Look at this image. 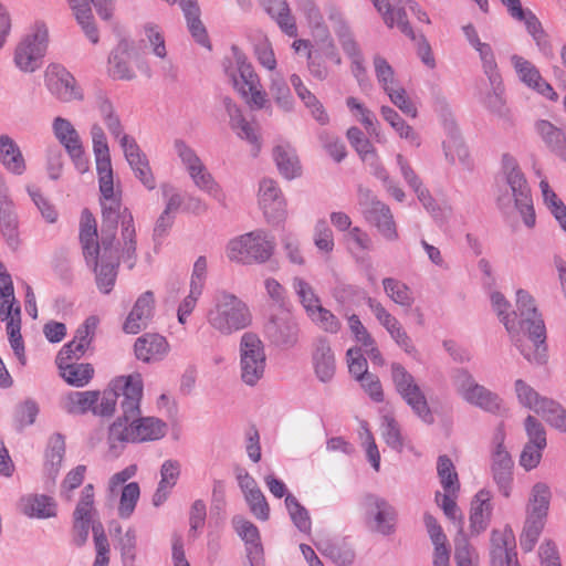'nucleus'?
<instances>
[{
	"mask_svg": "<svg viewBox=\"0 0 566 566\" xmlns=\"http://www.w3.org/2000/svg\"><path fill=\"white\" fill-rule=\"evenodd\" d=\"M140 495V489L137 482L126 484L120 494L118 515L122 518H128L133 514Z\"/></svg>",
	"mask_w": 566,
	"mask_h": 566,
	"instance_id": "5fc2aeb1",
	"label": "nucleus"
},
{
	"mask_svg": "<svg viewBox=\"0 0 566 566\" xmlns=\"http://www.w3.org/2000/svg\"><path fill=\"white\" fill-rule=\"evenodd\" d=\"M502 171L505 176L511 195L503 193L497 197L499 208L505 212L510 209L512 199L516 210L523 218L527 228L535 226L536 217L527 180L518 167L516 159L510 154L502 156Z\"/></svg>",
	"mask_w": 566,
	"mask_h": 566,
	"instance_id": "39448f33",
	"label": "nucleus"
},
{
	"mask_svg": "<svg viewBox=\"0 0 566 566\" xmlns=\"http://www.w3.org/2000/svg\"><path fill=\"white\" fill-rule=\"evenodd\" d=\"M259 203L269 223L277 224L286 218V201L276 181L264 178L260 182Z\"/></svg>",
	"mask_w": 566,
	"mask_h": 566,
	"instance_id": "6ab92c4d",
	"label": "nucleus"
},
{
	"mask_svg": "<svg viewBox=\"0 0 566 566\" xmlns=\"http://www.w3.org/2000/svg\"><path fill=\"white\" fill-rule=\"evenodd\" d=\"M513 461L506 450H494L492 453V473L500 492L509 497L512 485Z\"/></svg>",
	"mask_w": 566,
	"mask_h": 566,
	"instance_id": "7c9ffc66",
	"label": "nucleus"
},
{
	"mask_svg": "<svg viewBox=\"0 0 566 566\" xmlns=\"http://www.w3.org/2000/svg\"><path fill=\"white\" fill-rule=\"evenodd\" d=\"M391 378L397 392L412 411L428 424L433 423L434 419L427 398L416 382L415 377L399 363L391 364Z\"/></svg>",
	"mask_w": 566,
	"mask_h": 566,
	"instance_id": "9b49d317",
	"label": "nucleus"
},
{
	"mask_svg": "<svg viewBox=\"0 0 566 566\" xmlns=\"http://www.w3.org/2000/svg\"><path fill=\"white\" fill-rule=\"evenodd\" d=\"M153 53L164 59L167 54L164 38H122L108 56V73L116 80L135 77L134 67L147 71L144 57Z\"/></svg>",
	"mask_w": 566,
	"mask_h": 566,
	"instance_id": "20e7f679",
	"label": "nucleus"
},
{
	"mask_svg": "<svg viewBox=\"0 0 566 566\" xmlns=\"http://www.w3.org/2000/svg\"><path fill=\"white\" fill-rule=\"evenodd\" d=\"M181 7L191 35H205L207 30L200 20V10L193 0H177Z\"/></svg>",
	"mask_w": 566,
	"mask_h": 566,
	"instance_id": "6e6d98bb",
	"label": "nucleus"
},
{
	"mask_svg": "<svg viewBox=\"0 0 566 566\" xmlns=\"http://www.w3.org/2000/svg\"><path fill=\"white\" fill-rule=\"evenodd\" d=\"M80 240L86 261L97 262L102 244H98L96 221L88 209H84L82 212Z\"/></svg>",
	"mask_w": 566,
	"mask_h": 566,
	"instance_id": "cd10ccee",
	"label": "nucleus"
},
{
	"mask_svg": "<svg viewBox=\"0 0 566 566\" xmlns=\"http://www.w3.org/2000/svg\"><path fill=\"white\" fill-rule=\"evenodd\" d=\"M0 159L3 166L15 175L25 170V161L15 142L8 135L0 136Z\"/></svg>",
	"mask_w": 566,
	"mask_h": 566,
	"instance_id": "c9c22d12",
	"label": "nucleus"
},
{
	"mask_svg": "<svg viewBox=\"0 0 566 566\" xmlns=\"http://www.w3.org/2000/svg\"><path fill=\"white\" fill-rule=\"evenodd\" d=\"M98 324L96 316H88L75 332L71 342L65 344L59 352L55 363L64 364V360L77 361L90 348Z\"/></svg>",
	"mask_w": 566,
	"mask_h": 566,
	"instance_id": "aec40b11",
	"label": "nucleus"
},
{
	"mask_svg": "<svg viewBox=\"0 0 566 566\" xmlns=\"http://www.w3.org/2000/svg\"><path fill=\"white\" fill-rule=\"evenodd\" d=\"M22 512L29 517L49 518L55 516V503L46 495H28L21 499Z\"/></svg>",
	"mask_w": 566,
	"mask_h": 566,
	"instance_id": "4c0bfd02",
	"label": "nucleus"
},
{
	"mask_svg": "<svg viewBox=\"0 0 566 566\" xmlns=\"http://www.w3.org/2000/svg\"><path fill=\"white\" fill-rule=\"evenodd\" d=\"M374 67L377 81L386 93L398 86L395 71L385 57L376 54L374 56Z\"/></svg>",
	"mask_w": 566,
	"mask_h": 566,
	"instance_id": "864d4df0",
	"label": "nucleus"
},
{
	"mask_svg": "<svg viewBox=\"0 0 566 566\" xmlns=\"http://www.w3.org/2000/svg\"><path fill=\"white\" fill-rule=\"evenodd\" d=\"M264 336L271 345L289 349L298 342L300 326L292 314L285 312L274 315L264 325Z\"/></svg>",
	"mask_w": 566,
	"mask_h": 566,
	"instance_id": "f3484780",
	"label": "nucleus"
},
{
	"mask_svg": "<svg viewBox=\"0 0 566 566\" xmlns=\"http://www.w3.org/2000/svg\"><path fill=\"white\" fill-rule=\"evenodd\" d=\"M346 136L361 160L375 159L376 148L358 127H350Z\"/></svg>",
	"mask_w": 566,
	"mask_h": 566,
	"instance_id": "603ef678",
	"label": "nucleus"
},
{
	"mask_svg": "<svg viewBox=\"0 0 566 566\" xmlns=\"http://www.w3.org/2000/svg\"><path fill=\"white\" fill-rule=\"evenodd\" d=\"M101 232L102 252L98 253L97 262L93 263L97 286L103 293L108 294L115 284L120 259L118 249L114 244L117 233L114 212L106 213Z\"/></svg>",
	"mask_w": 566,
	"mask_h": 566,
	"instance_id": "0eeeda50",
	"label": "nucleus"
},
{
	"mask_svg": "<svg viewBox=\"0 0 566 566\" xmlns=\"http://www.w3.org/2000/svg\"><path fill=\"white\" fill-rule=\"evenodd\" d=\"M270 93L275 103L283 109L290 111L293 106V97L289 85L281 76L272 77Z\"/></svg>",
	"mask_w": 566,
	"mask_h": 566,
	"instance_id": "680f3d73",
	"label": "nucleus"
},
{
	"mask_svg": "<svg viewBox=\"0 0 566 566\" xmlns=\"http://www.w3.org/2000/svg\"><path fill=\"white\" fill-rule=\"evenodd\" d=\"M515 392L520 403L541 415L551 426L566 432V410L555 400L542 397L522 379L515 380Z\"/></svg>",
	"mask_w": 566,
	"mask_h": 566,
	"instance_id": "1a4fd4ad",
	"label": "nucleus"
},
{
	"mask_svg": "<svg viewBox=\"0 0 566 566\" xmlns=\"http://www.w3.org/2000/svg\"><path fill=\"white\" fill-rule=\"evenodd\" d=\"M93 505L94 486L92 484H87L82 491L81 499L73 514V543L77 547L83 546L87 542L90 528H92V525L95 522L92 518V514L94 512Z\"/></svg>",
	"mask_w": 566,
	"mask_h": 566,
	"instance_id": "412c9836",
	"label": "nucleus"
},
{
	"mask_svg": "<svg viewBox=\"0 0 566 566\" xmlns=\"http://www.w3.org/2000/svg\"><path fill=\"white\" fill-rule=\"evenodd\" d=\"M77 23L87 35L96 31L92 6L104 20L111 18L114 10V0H67Z\"/></svg>",
	"mask_w": 566,
	"mask_h": 566,
	"instance_id": "4be33fe9",
	"label": "nucleus"
},
{
	"mask_svg": "<svg viewBox=\"0 0 566 566\" xmlns=\"http://www.w3.org/2000/svg\"><path fill=\"white\" fill-rule=\"evenodd\" d=\"M358 205L365 220L375 226L385 239L388 241L398 239L396 223L389 207L379 201L369 189L358 188Z\"/></svg>",
	"mask_w": 566,
	"mask_h": 566,
	"instance_id": "ddd939ff",
	"label": "nucleus"
},
{
	"mask_svg": "<svg viewBox=\"0 0 566 566\" xmlns=\"http://www.w3.org/2000/svg\"><path fill=\"white\" fill-rule=\"evenodd\" d=\"M333 296L335 300L343 305H359L363 301L367 302V298H370L367 295V292L352 284H346L343 282H338L333 290Z\"/></svg>",
	"mask_w": 566,
	"mask_h": 566,
	"instance_id": "de8ad7c7",
	"label": "nucleus"
},
{
	"mask_svg": "<svg viewBox=\"0 0 566 566\" xmlns=\"http://www.w3.org/2000/svg\"><path fill=\"white\" fill-rule=\"evenodd\" d=\"M371 2L389 28L396 25L399 32L411 33L406 10L402 7L403 0H371Z\"/></svg>",
	"mask_w": 566,
	"mask_h": 566,
	"instance_id": "c85d7f7f",
	"label": "nucleus"
},
{
	"mask_svg": "<svg viewBox=\"0 0 566 566\" xmlns=\"http://www.w3.org/2000/svg\"><path fill=\"white\" fill-rule=\"evenodd\" d=\"M366 523L368 527L381 535H390L396 530L397 511L384 497L368 493L364 496Z\"/></svg>",
	"mask_w": 566,
	"mask_h": 566,
	"instance_id": "4468645a",
	"label": "nucleus"
},
{
	"mask_svg": "<svg viewBox=\"0 0 566 566\" xmlns=\"http://www.w3.org/2000/svg\"><path fill=\"white\" fill-rule=\"evenodd\" d=\"M514 4L515 7H512V11L509 12L510 15L517 21L524 22L526 32L530 35L544 32L542 23L530 9H524L521 2H515Z\"/></svg>",
	"mask_w": 566,
	"mask_h": 566,
	"instance_id": "052dcab7",
	"label": "nucleus"
},
{
	"mask_svg": "<svg viewBox=\"0 0 566 566\" xmlns=\"http://www.w3.org/2000/svg\"><path fill=\"white\" fill-rule=\"evenodd\" d=\"M381 436L391 449L401 451L403 447L402 437L397 421L391 416H384Z\"/></svg>",
	"mask_w": 566,
	"mask_h": 566,
	"instance_id": "69168bd1",
	"label": "nucleus"
},
{
	"mask_svg": "<svg viewBox=\"0 0 566 566\" xmlns=\"http://www.w3.org/2000/svg\"><path fill=\"white\" fill-rule=\"evenodd\" d=\"M99 398L98 391H74L71 392L65 401V409L70 413H85L92 410L95 415V409L101 406L97 403Z\"/></svg>",
	"mask_w": 566,
	"mask_h": 566,
	"instance_id": "ea45409f",
	"label": "nucleus"
},
{
	"mask_svg": "<svg viewBox=\"0 0 566 566\" xmlns=\"http://www.w3.org/2000/svg\"><path fill=\"white\" fill-rule=\"evenodd\" d=\"M232 52L237 63V72L227 73L231 77L234 88L245 98L251 107L262 108L266 102V94L261 90L260 80L252 65L247 62L245 55L233 45Z\"/></svg>",
	"mask_w": 566,
	"mask_h": 566,
	"instance_id": "f8f14e48",
	"label": "nucleus"
},
{
	"mask_svg": "<svg viewBox=\"0 0 566 566\" xmlns=\"http://www.w3.org/2000/svg\"><path fill=\"white\" fill-rule=\"evenodd\" d=\"M535 129L547 147L566 163V132L545 119L537 120Z\"/></svg>",
	"mask_w": 566,
	"mask_h": 566,
	"instance_id": "2f4dec72",
	"label": "nucleus"
},
{
	"mask_svg": "<svg viewBox=\"0 0 566 566\" xmlns=\"http://www.w3.org/2000/svg\"><path fill=\"white\" fill-rule=\"evenodd\" d=\"M143 389L139 374L117 377L103 391L101 406L95 409L102 417L113 416L115 411L120 412L108 428V452L114 458L118 457L129 442L155 441L166 436L165 421L156 417H140Z\"/></svg>",
	"mask_w": 566,
	"mask_h": 566,
	"instance_id": "f257e3e1",
	"label": "nucleus"
},
{
	"mask_svg": "<svg viewBox=\"0 0 566 566\" xmlns=\"http://www.w3.org/2000/svg\"><path fill=\"white\" fill-rule=\"evenodd\" d=\"M96 170L98 175L99 191L102 195V226L105 223V216L107 212H114L116 229L118 221L122 219V259L132 270L136 263V232L134 227V219L130 211L125 208L120 211V199L115 196L114 191V176L111 159L97 160Z\"/></svg>",
	"mask_w": 566,
	"mask_h": 566,
	"instance_id": "7ed1b4c3",
	"label": "nucleus"
},
{
	"mask_svg": "<svg viewBox=\"0 0 566 566\" xmlns=\"http://www.w3.org/2000/svg\"><path fill=\"white\" fill-rule=\"evenodd\" d=\"M273 158L284 178L291 180L301 175L298 158L290 144L276 145L273 149Z\"/></svg>",
	"mask_w": 566,
	"mask_h": 566,
	"instance_id": "473e14b6",
	"label": "nucleus"
},
{
	"mask_svg": "<svg viewBox=\"0 0 566 566\" xmlns=\"http://www.w3.org/2000/svg\"><path fill=\"white\" fill-rule=\"evenodd\" d=\"M54 137L64 147L74 166L80 172H85L88 168L85 158V150L81 136L74 125L67 118L57 116L52 122Z\"/></svg>",
	"mask_w": 566,
	"mask_h": 566,
	"instance_id": "2eb2a0df",
	"label": "nucleus"
},
{
	"mask_svg": "<svg viewBox=\"0 0 566 566\" xmlns=\"http://www.w3.org/2000/svg\"><path fill=\"white\" fill-rule=\"evenodd\" d=\"M155 311V297L151 291L144 292L135 302L123 329L127 334H138L150 323Z\"/></svg>",
	"mask_w": 566,
	"mask_h": 566,
	"instance_id": "b1692460",
	"label": "nucleus"
},
{
	"mask_svg": "<svg viewBox=\"0 0 566 566\" xmlns=\"http://www.w3.org/2000/svg\"><path fill=\"white\" fill-rule=\"evenodd\" d=\"M464 400L488 412H497L501 407V398L482 385H476L465 395Z\"/></svg>",
	"mask_w": 566,
	"mask_h": 566,
	"instance_id": "a19ab883",
	"label": "nucleus"
},
{
	"mask_svg": "<svg viewBox=\"0 0 566 566\" xmlns=\"http://www.w3.org/2000/svg\"><path fill=\"white\" fill-rule=\"evenodd\" d=\"M61 377L71 386L84 387L94 375V368L88 363L64 360V364H56Z\"/></svg>",
	"mask_w": 566,
	"mask_h": 566,
	"instance_id": "f704fd0d",
	"label": "nucleus"
},
{
	"mask_svg": "<svg viewBox=\"0 0 566 566\" xmlns=\"http://www.w3.org/2000/svg\"><path fill=\"white\" fill-rule=\"evenodd\" d=\"M317 549L327 558L339 566H348L355 559L353 547L345 542H319L316 544Z\"/></svg>",
	"mask_w": 566,
	"mask_h": 566,
	"instance_id": "58836bf2",
	"label": "nucleus"
},
{
	"mask_svg": "<svg viewBox=\"0 0 566 566\" xmlns=\"http://www.w3.org/2000/svg\"><path fill=\"white\" fill-rule=\"evenodd\" d=\"M382 286L386 295L396 304L402 307H411L415 298L409 286L394 277H385L382 280Z\"/></svg>",
	"mask_w": 566,
	"mask_h": 566,
	"instance_id": "c03bdc74",
	"label": "nucleus"
},
{
	"mask_svg": "<svg viewBox=\"0 0 566 566\" xmlns=\"http://www.w3.org/2000/svg\"><path fill=\"white\" fill-rule=\"evenodd\" d=\"M511 63L524 85L553 102L558 99V94L554 91L552 85L542 77L538 69L532 62L514 54L511 56Z\"/></svg>",
	"mask_w": 566,
	"mask_h": 566,
	"instance_id": "5701e85b",
	"label": "nucleus"
},
{
	"mask_svg": "<svg viewBox=\"0 0 566 566\" xmlns=\"http://www.w3.org/2000/svg\"><path fill=\"white\" fill-rule=\"evenodd\" d=\"M308 316L327 333L336 334L342 327L339 319L329 310L322 305L315 307Z\"/></svg>",
	"mask_w": 566,
	"mask_h": 566,
	"instance_id": "e2e57ef3",
	"label": "nucleus"
},
{
	"mask_svg": "<svg viewBox=\"0 0 566 566\" xmlns=\"http://www.w3.org/2000/svg\"><path fill=\"white\" fill-rule=\"evenodd\" d=\"M129 167L134 171L135 177L148 189L153 190L156 187V179L151 172L149 160L145 155L135 158L128 163Z\"/></svg>",
	"mask_w": 566,
	"mask_h": 566,
	"instance_id": "0e129e2a",
	"label": "nucleus"
},
{
	"mask_svg": "<svg viewBox=\"0 0 566 566\" xmlns=\"http://www.w3.org/2000/svg\"><path fill=\"white\" fill-rule=\"evenodd\" d=\"M517 331L511 339L524 358L536 365L547 360L546 327L534 297L525 290L516 291Z\"/></svg>",
	"mask_w": 566,
	"mask_h": 566,
	"instance_id": "f03ea898",
	"label": "nucleus"
},
{
	"mask_svg": "<svg viewBox=\"0 0 566 566\" xmlns=\"http://www.w3.org/2000/svg\"><path fill=\"white\" fill-rule=\"evenodd\" d=\"M207 322L221 335L229 336L249 327L252 314L245 302L232 293L221 291L213 298Z\"/></svg>",
	"mask_w": 566,
	"mask_h": 566,
	"instance_id": "423d86ee",
	"label": "nucleus"
},
{
	"mask_svg": "<svg viewBox=\"0 0 566 566\" xmlns=\"http://www.w3.org/2000/svg\"><path fill=\"white\" fill-rule=\"evenodd\" d=\"M264 10L276 21L282 32L293 35L296 31L295 20L286 0H259Z\"/></svg>",
	"mask_w": 566,
	"mask_h": 566,
	"instance_id": "e433bc0d",
	"label": "nucleus"
},
{
	"mask_svg": "<svg viewBox=\"0 0 566 566\" xmlns=\"http://www.w3.org/2000/svg\"><path fill=\"white\" fill-rule=\"evenodd\" d=\"M251 513L260 521H268L270 517V506L260 488L244 496Z\"/></svg>",
	"mask_w": 566,
	"mask_h": 566,
	"instance_id": "774afa93",
	"label": "nucleus"
},
{
	"mask_svg": "<svg viewBox=\"0 0 566 566\" xmlns=\"http://www.w3.org/2000/svg\"><path fill=\"white\" fill-rule=\"evenodd\" d=\"M437 471L442 488L447 493H454L459 490L458 473L448 455H440L438 458Z\"/></svg>",
	"mask_w": 566,
	"mask_h": 566,
	"instance_id": "8fccbe9b",
	"label": "nucleus"
},
{
	"mask_svg": "<svg viewBox=\"0 0 566 566\" xmlns=\"http://www.w3.org/2000/svg\"><path fill=\"white\" fill-rule=\"evenodd\" d=\"M514 4L515 7H512V11L509 12L510 15L517 21L524 22L526 32L530 35L544 32L542 23L530 9H524L521 2H515Z\"/></svg>",
	"mask_w": 566,
	"mask_h": 566,
	"instance_id": "bf43d9fd",
	"label": "nucleus"
},
{
	"mask_svg": "<svg viewBox=\"0 0 566 566\" xmlns=\"http://www.w3.org/2000/svg\"><path fill=\"white\" fill-rule=\"evenodd\" d=\"M0 229L8 245L15 250L19 245L18 218L13 203L7 196V189H0Z\"/></svg>",
	"mask_w": 566,
	"mask_h": 566,
	"instance_id": "c756f323",
	"label": "nucleus"
},
{
	"mask_svg": "<svg viewBox=\"0 0 566 566\" xmlns=\"http://www.w3.org/2000/svg\"><path fill=\"white\" fill-rule=\"evenodd\" d=\"M6 332L14 355L22 365H25L24 343L21 335V319H9L6 322Z\"/></svg>",
	"mask_w": 566,
	"mask_h": 566,
	"instance_id": "13d9d810",
	"label": "nucleus"
},
{
	"mask_svg": "<svg viewBox=\"0 0 566 566\" xmlns=\"http://www.w3.org/2000/svg\"><path fill=\"white\" fill-rule=\"evenodd\" d=\"M48 50V38H22L15 46L14 65L24 73L41 69Z\"/></svg>",
	"mask_w": 566,
	"mask_h": 566,
	"instance_id": "a211bd4d",
	"label": "nucleus"
},
{
	"mask_svg": "<svg viewBox=\"0 0 566 566\" xmlns=\"http://www.w3.org/2000/svg\"><path fill=\"white\" fill-rule=\"evenodd\" d=\"M169 344L167 339L156 333H147L138 337L134 345L137 359L144 363H154L164 359L168 354Z\"/></svg>",
	"mask_w": 566,
	"mask_h": 566,
	"instance_id": "a878e982",
	"label": "nucleus"
},
{
	"mask_svg": "<svg viewBox=\"0 0 566 566\" xmlns=\"http://www.w3.org/2000/svg\"><path fill=\"white\" fill-rule=\"evenodd\" d=\"M48 90L64 103L83 101L84 95L75 77L61 64H50L45 72Z\"/></svg>",
	"mask_w": 566,
	"mask_h": 566,
	"instance_id": "dca6fc26",
	"label": "nucleus"
},
{
	"mask_svg": "<svg viewBox=\"0 0 566 566\" xmlns=\"http://www.w3.org/2000/svg\"><path fill=\"white\" fill-rule=\"evenodd\" d=\"M318 139L323 148L336 163H340L346 157V147L339 137L323 130L319 133Z\"/></svg>",
	"mask_w": 566,
	"mask_h": 566,
	"instance_id": "338daca9",
	"label": "nucleus"
},
{
	"mask_svg": "<svg viewBox=\"0 0 566 566\" xmlns=\"http://www.w3.org/2000/svg\"><path fill=\"white\" fill-rule=\"evenodd\" d=\"M241 379L248 386H255L264 376L266 355L263 342L252 332H247L240 339Z\"/></svg>",
	"mask_w": 566,
	"mask_h": 566,
	"instance_id": "9d476101",
	"label": "nucleus"
},
{
	"mask_svg": "<svg viewBox=\"0 0 566 566\" xmlns=\"http://www.w3.org/2000/svg\"><path fill=\"white\" fill-rule=\"evenodd\" d=\"M285 505L290 517L297 530L303 533H308L312 526L308 511L292 494L286 495Z\"/></svg>",
	"mask_w": 566,
	"mask_h": 566,
	"instance_id": "3c124183",
	"label": "nucleus"
},
{
	"mask_svg": "<svg viewBox=\"0 0 566 566\" xmlns=\"http://www.w3.org/2000/svg\"><path fill=\"white\" fill-rule=\"evenodd\" d=\"M491 494L486 490H481L474 496L471 503L470 525L474 533L479 534L488 526L491 515Z\"/></svg>",
	"mask_w": 566,
	"mask_h": 566,
	"instance_id": "72a5a7b5",
	"label": "nucleus"
},
{
	"mask_svg": "<svg viewBox=\"0 0 566 566\" xmlns=\"http://www.w3.org/2000/svg\"><path fill=\"white\" fill-rule=\"evenodd\" d=\"M274 242L263 230H255L231 240L228 258L242 264L264 263L273 254Z\"/></svg>",
	"mask_w": 566,
	"mask_h": 566,
	"instance_id": "6e6552de",
	"label": "nucleus"
},
{
	"mask_svg": "<svg viewBox=\"0 0 566 566\" xmlns=\"http://www.w3.org/2000/svg\"><path fill=\"white\" fill-rule=\"evenodd\" d=\"M293 289L295 290L307 315L321 305L319 298L314 289L302 277L293 279Z\"/></svg>",
	"mask_w": 566,
	"mask_h": 566,
	"instance_id": "4d7b16f0",
	"label": "nucleus"
},
{
	"mask_svg": "<svg viewBox=\"0 0 566 566\" xmlns=\"http://www.w3.org/2000/svg\"><path fill=\"white\" fill-rule=\"evenodd\" d=\"M380 114L401 138L408 139L411 143L419 145L418 136L413 128L408 125L394 108L389 106H382L380 108Z\"/></svg>",
	"mask_w": 566,
	"mask_h": 566,
	"instance_id": "09e8293b",
	"label": "nucleus"
},
{
	"mask_svg": "<svg viewBox=\"0 0 566 566\" xmlns=\"http://www.w3.org/2000/svg\"><path fill=\"white\" fill-rule=\"evenodd\" d=\"M551 496V490L547 484L543 482L536 483L532 489L527 514L546 520Z\"/></svg>",
	"mask_w": 566,
	"mask_h": 566,
	"instance_id": "79ce46f5",
	"label": "nucleus"
},
{
	"mask_svg": "<svg viewBox=\"0 0 566 566\" xmlns=\"http://www.w3.org/2000/svg\"><path fill=\"white\" fill-rule=\"evenodd\" d=\"M312 361L316 377L322 382H328L335 375L336 364L329 342L319 337L314 343Z\"/></svg>",
	"mask_w": 566,
	"mask_h": 566,
	"instance_id": "bb28decb",
	"label": "nucleus"
},
{
	"mask_svg": "<svg viewBox=\"0 0 566 566\" xmlns=\"http://www.w3.org/2000/svg\"><path fill=\"white\" fill-rule=\"evenodd\" d=\"M491 304L509 334L514 336L517 331V312L509 311L511 304L501 292H493L491 294Z\"/></svg>",
	"mask_w": 566,
	"mask_h": 566,
	"instance_id": "37998d69",
	"label": "nucleus"
},
{
	"mask_svg": "<svg viewBox=\"0 0 566 566\" xmlns=\"http://www.w3.org/2000/svg\"><path fill=\"white\" fill-rule=\"evenodd\" d=\"M515 538L511 528L494 530L491 534L492 566H512L516 562Z\"/></svg>",
	"mask_w": 566,
	"mask_h": 566,
	"instance_id": "393cba45",
	"label": "nucleus"
},
{
	"mask_svg": "<svg viewBox=\"0 0 566 566\" xmlns=\"http://www.w3.org/2000/svg\"><path fill=\"white\" fill-rule=\"evenodd\" d=\"M545 522L546 520L544 518L527 514L522 534L520 536V545L524 552H531L534 548L545 526Z\"/></svg>",
	"mask_w": 566,
	"mask_h": 566,
	"instance_id": "49530a36",
	"label": "nucleus"
},
{
	"mask_svg": "<svg viewBox=\"0 0 566 566\" xmlns=\"http://www.w3.org/2000/svg\"><path fill=\"white\" fill-rule=\"evenodd\" d=\"M471 45L479 52L483 70L486 76L490 80L491 85H494L500 80V74L497 73L496 62L494 59V54L492 52L491 46L488 43H483L480 41V38H469Z\"/></svg>",
	"mask_w": 566,
	"mask_h": 566,
	"instance_id": "a18cd8bd",
	"label": "nucleus"
}]
</instances>
